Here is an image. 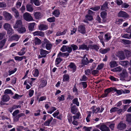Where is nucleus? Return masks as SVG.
<instances>
[{
    "label": "nucleus",
    "instance_id": "obj_1",
    "mask_svg": "<svg viewBox=\"0 0 131 131\" xmlns=\"http://www.w3.org/2000/svg\"><path fill=\"white\" fill-rule=\"evenodd\" d=\"M120 79L122 81L126 80L128 78V73L125 69L123 70L122 72L120 74Z\"/></svg>",
    "mask_w": 131,
    "mask_h": 131
},
{
    "label": "nucleus",
    "instance_id": "obj_2",
    "mask_svg": "<svg viewBox=\"0 0 131 131\" xmlns=\"http://www.w3.org/2000/svg\"><path fill=\"white\" fill-rule=\"evenodd\" d=\"M24 19L27 21H31L33 20V18L30 14L26 12L23 15Z\"/></svg>",
    "mask_w": 131,
    "mask_h": 131
},
{
    "label": "nucleus",
    "instance_id": "obj_3",
    "mask_svg": "<svg viewBox=\"0 0 131 131\" xmlns=\"http://www.w3.org/2000/svg\"><path fill=\"white\" fill-rule=\"evenodd\" d=\"M116 56L121 60H124L125 58L124 52L122 51H119L117 52Z\"/></svg>",
    "mask_w": 131,
    "mask_h": 131
},
{
    "label": "nucleus",
    "instance_id": "obj_4",
    "mask_svg": "<svg viewBox=\"0 0 131 131\" xmlns=\"http://www.w3.org/2000/svg\"><path fill=\"white\" fill-rule=\"evenodd\" d=\"M83 57V59L82 60L81 64L79 66L80 68H82L84 65L88 64L89 62L88 58L85 57V56H84Z\"/></svg>",
    "mask_w": 131,
    "mask_h": 131
},
{
    "label": "nucleus",
    "instance_id": "obj_5",
    "mask_svg": "<svg viewBox=\"0 0 131 131\" xmlns=\"http://www.w3.org/2000/svg\"><path fill=\"white\" fill-rule=\"evenodd\" d=\"M38 29L40 31H44L47 29L48 26L47 25L43 24H40L38 26Z\"/></svg>",
    "mask_w": 131,
    "mask_h": 131
},
{
    "label": "nucleus",
    "instance_id": "obj_6",
    "mask_svg": "<svg viewBox=\"0 0 131 131\" xmlns=\"http://www.w3.org/2000/svg\"><path fill=\"white\" fill-rule=\"evenodd\" d=\"M24 113H21L13 117V121L14 122H16L19 121V118L21 117L25 116Z\"/></svg>",
    "mask_w": 131,
    "mask_h": 131
},
{
    "label": "nucleus",
    "instance_id": "obj_7",
    "mask_svg": "<svg viewBox=\"0 0 131 131\" xmlns=\"http://www.w3.org/2000/svg\"><path fill=\"white\" fill-rule=\"evenodd\" d=\"M126 127V125L122 122H121L117 125V128L120 130H122L125 129Z\"/></svg>",
    "mask_w": 131,
    "mask_h": 131
},
{
    "label": "nucleus",
    "instance_id": "obj_8",
    "mask_svg": "<svg viewBox=\"0 0 131 131\" xmlns=\"http://www.w3.org/2000/svg\"><path fill=\"white\" fill-rule=\"evenodd\" d=\"M88 14H86L85 16V19H84L83 21L86 23L88 24L89 23L88 21H90V9H89L88 12Z\"/></svg>",
    "mask_w": 131,
    "mask_h": 131
},
{
    "label": "nucleus",
    "instance_id": "obj_9",
    "mask_svg": "<svg viewBox=\"0 0 131 131\" xmlns=\"http://www.w3.org/2000/svg\"><path fill=\"white\" fill-rule=\"evenodd\" d=\"M23 26L22 21L20 20H17L15 25L13 26L14 29L18 28Z\"/></svg>",
    "mask_w": 131,
    "mask_h": 131
},
{
    "label": "nucleus",
    "instance_id": "obj_10",
    "mask_svg": "<svg viewBox=\"0 0 131 131\" xmlns=\"http://www.w3.org/2000/svg\"><path fill=\"white\" fill-rule=\"evenodd\" d=\"M78 31L82 34H85L86 32L85 26L84 25H80L78 27Z\"/></svg>",
    "mask_w": 131,
    "mask_h": 131
},
{
    "label": "nucleus",
    "instance_id": "obj_11",
    "mask_svg": "<svg viewBox=\"0 0 131 131\" xmlns=\"http://www.w3.org/2000/svg\"><path fill=\"white\" fill-rule=\"evenodd\" d=\"M68 67L71 69L73 72H75L76 71L77 67L74 63L70 62L68 65Z\"/></svg>",
    "mask_w": 131,
    "mask_h": 131
},
{
    "label": "nucleus",
    "instance_id": "obj_12",
    "mask_svg": "<svg viewBox=\"0 0 131 131\" xmlns=\"http://www.w3.org/2000/svg\"><path fill=\"white\" fill-rule=\"evenodd\" d=\"M118 16L119 17L127 18L129 17V15L126 12L121 11L118 13Z\"/></svg>",
    "mask_w": 131,
    "mask_h": 131
},
{
    "label": "nucleus",
    "instance_id": "obj_13",
    "mask_svg": "<svg viewBox=\"0 0 131 131\" xmlns=\"http://www.w3.org/2000/svg\"><path fill=\"white\" fill-rule=\"evenodd\" d=\"M90 45H89L88 47L87 45H85L84 44H83L82 45H79V48L78 50H88L89 49V46Z\"/></svg>",
    "mask_w": 131,
    "mask_h": 131
},
{
    "label": "nucleus",
    "instance_id": "obj_14",
    "mask_svg": "<svg viewBox=\"0 0 131 131\" xmlns=\"http://www.w3.org/2000/svg\"><path fill=\"white\" fill-rule=\"evenodd\" d=\"M20 38V37L19 35L16 34H15L14 35L11 36L10 38V41H17Z\"/></svg>",
    "mask_w": 131,
    "mask_h": 131
},
{
    "label": "nucleus",
    "instance_id": "obj_15",
    "mask_svg": "<svg viewBox=\"0 0 131 131\" xmlns=\"http://www.w3.org/2000/svg\"><path fill=\"white\" fill-rule=\"evenodd\" d=\"M34 36H39L42 37H43L45 35L44 32L41 31H37L33 33Z\"/></svg>",
    "mask_w": 131,
    "mask_h": 131
},
{
    "label": "nucleus",
    "instance_id": "obj_16",
    "mask_svg": "<svg viewBox=\"0 0 131 131\" xmlns=\"http://www.w3.org/2000/svg\"><path fill=\"white\" fill-rule=\"evenodd\" d=\"M17 31L20 34H23L26 31V28L23 26L17 28Z\"/></svg>",
    "mask_w": 131,
    "mask_h": 131
},
{
    "label": "nucleus",
    "instance_id": "obj_17",
    "mask_svg": "<svg viewBox=\"0 0 131 131\" xmlns=\"http://www.w3.org/2000/svg\"><path fill=\"white\" fill-rule=\"evenodd\" d=\"M10 97L7 94L3 95L1 99L2 101L4 102H6L9 101Z\"/></svg>",
    "mask_w": 131,
    "mask_h": 131
},
{
    "label": "nucleus",
    "instance_id": "obj_18",
    "mask_svg": "<svg viewBox=\"0 0 131 131\" xmlns=\"http://www.w3.org/2000/svg\"><path fill=\"white\" fill-rule=\"evenodd\" d=\"M100 129L102 131H110L109 128L105 125H102Z\"/></svg>",
    "mask_w": 131,
    "mask_h": 131
},
{
    "label": "nucleus",
    "instance_id": "obj_19",
    "mask_svg": "<svg viewBox=\"0 0 131 131\" xmlns=\"http://www.w3.org/2000/svg\"><path fill=\"white\" fill-rule=\"evenodd\" d=\"M53 119V117H51L49 119H48L44 122L43 123L44 125L46 126H50V124Z\"/></svg>",
    "mask_w": 131,
    "mask_h": 131
},
{
    "label": "nucleus",
    "instance_id": "obj_20",
    "mask_svg": "<svg viewBox=\"0 0 131 131\" xmlns=\"http://www.w3.org/2000/svg\"><path fill=\"white\" fill-rule=\"evenodd\" d=\"M60 13L58 9H56L52 12V14L56 17H59Z\"/></svg>",
    "mask_w": 131,
    "mask_h": 131
},
{
    "label": "nucleus",
    "instance_id": "obj_21",
    "mask_svg": "<svg viewBox=\"0 0 131 131\" xmlns=\"http://www.w3.org/2000/svg\"><path fill=\"white\" fill-rule=\"evenodd\" d=\"M40 55L42 56H45L46 57V55L49 53L48 51L44 50L42 49H40Z\"/></svg>",
    "mask_w": 131,
    "mask_h": 131
},
{
    "label": "nucleus",
    "instance_id": "obj_22",
    "mask_svg": "<svg viewBox=\"0 0 131 131\" xmlns=\"http://www.w3.org/2000/svg\"><path fill=\"white\" fill-rule=\"evenodd\" d=\"M69 55V54L68 52L63 53L60 52L58 54L57 57H67Z\"/></svg>",
    "mask_w": 131,
    "mask_h": 131
},
{
    "label": "nucleus",
    "instance_id": "obj_23",
    "mask_svg": "<svg viewBox=\"0 0 131 131\" xmlns=\"http://www.w3.org/2000/svg\"><path fill=\"white\" fill-rule=\"evenodd\" d=\"M110 50V49L109 48H107L105 49H101L99 50V51L100 53L102 54H105Z\"/></svg>",
    "mask_w": 131,
    "mask_h": 131
},
{
    "label": "nucleus",
    "instance_id": "obj_24",
    "mask_svg": "<svg viewBox=\"0 0 131 131\" xmlns=\"http://www.w3.org/2000/svg\"><path fill=\"white\" fill-rule=\"evenodd\" d=\"M12 10L15 14L14 16L15 18L18 17L19 16V14L18 11L14 7L12 8Z\"/></svg>",
    "mask_w": 131,
    "mask_h": 131
},
{
    "label": "nucleus",
    "instance_id": "obj_25",
    "mask_svg": "<svg viewBox=\"0 0 131 131\" xmlns=\"http://www.w3.org/2000/svg\"><path fill=\"white\" fill-rule=\"evenodd\" d=\"M70 76L68 74H65L63 76V80L64 81L69 82Z\"/></svg>",
    "mask_w": 131,
    "mask_h": 131
},
{
    "label": "nucleus",
    "instance_id": "obj_26",
    "mask_svg": "<svg viewBox=\"0 0 131 131\" xmlns=\"http://www.w3.org/2000/svg\"><path fill=\"white\" fill-rule=\"evenodd\" d=\"M47 83V80H43L41 81L39 86H40V88H43L46 85Z\"/></svg>",
    "mask_w": 131,
    "mask_h": 131
},
{
    "label": "nucleus",
    "instance_id": "obj_27",
    "mask_svg": "<svg viewBox=\"0 0 131 131\" xmlns=\"http://www.w3.org/2000/svg\"><path fill=\"white\" fill-rule=\"evenodd\" d=\"M34 16L36 19H38L41 17V13L39 12H34Z\"/></svg>",
    "mask_w": 131,
    "mask_h": 131
},
{
    "label": "nucleus",
    "instance_id": "obj_28",
    "mask_svg": "<svg viewBox=\"0 0 131 131\" xmlns=\"http://www.w3.org/2000/svg\"><path fill=\"white\" fill-rule=\"evenodd\" d=\"M26 9L27 11L32 12L33 10L32 6L30 4H27L26 6Z\"/></svg>",
    "mask_w": 131,
    "mask_h": 131
},
{
    "label": "nucleus",
    "instance_id": "obj_29",
    "mask_svg": "<svg viewBox=\"0 0 131 131\" xmlns=\"http://www.w3.org/2000/svg\"><path fill=\"white\" fill-rule=\"evenodd\" d=\"M77 112V108L76 106L74 105L71 107V112L73 114H75Z\"/></svg>",
    "mask_w": 131,
    "mask_h": 131
},
{
    "label": "nucleus",
    "instance_id": "obj_30",
    "mask_svg": "<svg viewBox=\"0 0 131 131\" xmlns=\"http://www.w3.org/2000/svg\"><path fill=\"white\" fill-rule=\"evenodd\" d=\"M91 109H92V112L94 113H96L100 110V108L99 107H96L95 106L92 107Z\"/></svg>",
    "mask_w": 131,
    "mask_h": 131
},
{
    "label": "nucleus",
    "instance_id": "obj_31",
    "mask_svg": "<svg viewBox=\"0 0 131 131\" xmlns=\"http://www.w3.org/2000/svg\"><path fill=\"white\" fill-rule=\"evenodd\" d=\"M35 24V23H33L29 24L28 27L29 30L32 31L34 29Z\"/></svg>",
    "mask_w": 131,
    "mask_h": 131
},
{
    "label": "nucleus",
    "instance_id": "obj_32",
    "mask_svg": "<svg viewBox=\"0 0 131 131\" xmlns=\"http://www.w3.org/2000/svg\"><path fill=\"white\" fill-rule=\"evenodd\" d=\"M110 65L111 68H114L117 66L118 64L115 61H111L110 63Z\"/></svg>",
    "mask_w": 131,
    "mask_h": 131
},
{
    "label": "nucleus",
    "instance_id": "obj_33",
    "mask_svg": "<svg viewBox=\"0 0 131 131\" xmlns=\"http://www.w3.org/2000/svg\"><path fill=\"white\" fill-rule=\"evenodd\" d=\"M41 43V40L37 37H35L34 39V43L35 45H39Z\"/></svg>",
    "mask_w": 131,
    "mask_h": 131
},
{
    "label": "nucleus",
    "instance_id": "obj_34",
    "mask_svg": "<svg viewBox=\"0 0 131 131\" xmlns=\"http://www.w3.org/2000/svg\"><path fill=\"white\" fill-rule=\"evenodd\" d=\"M124 52L126 57L129 58L131 56V52L130 51L127 49H125Z\"/></svg>",
    "mask_w": 131,
    "mask_h": 131
},
{
    "label": "nucleus",
    "instance_id": "obj_35",
    "mask_svg": "<svg viewBox=\"0 0 131 131\" xmlns=\"http://www.w3.org/2000/svg\"><path fill=\"white\" fill-rule=\"evenodd\" d=\"M129 62L127 60L121 61L119 62L120 64L124 67L126 66L129 64Z\"/></svg>",
    "mask_w": 131,
    "mask_h": 131
},
{
    "label": "nucleus",
    "instance_id": "obj_36",
    "mask_svg": "<svg viewBox=\"0 0 131 131\" xmlns=\"http://www.w3.org/2000/svg\"><path fill=\"white\" fill-rule=\"evenodd\" d=\"M5 17L7 19L10 20L12 18V16L11 14L7 12H5Z\"/></svg>",
    "mask_w": 131,
    "mask_h": 131
},
{
    "label": "nucleus",
    "instance_id": "obj_37",
    "mask_svg": "<svg viewBox=\"0 0 131 131\" xmlns=\"http://www.w3.org/2000/svg\"><path fill=\"white\" fill-rule=\"evenodd\" d=\"M63 60V59L60 57H57L55 60V64L56 65H58Z\"/></svg>",
    "mask_w": 131,
    "mask_h": 131
},
{
    "label": "nucleus",
    "instance_id": "obj_38",
    "mask_svg": "<svg viewBox=\"0 0 131 131\" xmlns=\"http://www.w3.org/2000/svg\"><path fill=\"white\" fill-rule=\"evenodd\" d=\"M72 103L73 104L79 106V103L78 101V99L77 98L75 97L74 99L72 101Z\"/></svg>",
    "mask_w": 131,
    "mask_h": 131
},
{
    "label": "nucleus",
    "instance_id": "obj_39",
    "mask_svg": "<svg viewBox=\"0 0 131 131\" xmlns=\"http://www.w3.org/2000/svg\"><path fill=\"white\" fill-rule=\"evenodd\" d=\"M107 5V3L106 2H105L104 4L101 6V9L105 10L107 9L108 8Z\"/></svg>",
    "mask_w": 131,
    "mask_h": 131
},
{
    "label": "nucleus",
    "instance_id": "obj_40",
    "mask_svg": "<svg viewBox=\"0 0 131 131\" xmlns=\"http://www.w3.org/2000/svg\"><path fill=\"white\" fill-rule=\"evenodd\" d=\"M23 95H20L18 94L15 93L14 95L13 96V98L14 99H19L21 97H22Z\"/></svg>",
    "mask_w": 131,
    "mask_h": 131
},
{
    "label": "nucleus",
    "instance_id": "obj_41",
    "mask_svg": "<svg viewBox=\"0 0 131 131\" xmlns=\"http://www.w3.org/2000/svg\"><path fill=\"white\" fill-rule=\"evenodd\" d=\"M122 70V69L120 67H118L111 70L113 72H120Z\"/></svg>",
    "mask_w": 131,
    "mask_h": 131
},
{
    "label": "nucleus",
    "instance_id": "obj_42",
    "mask_svg": "<svg viewBox=\"0 0 131 131\" xmlns=\"http://www.w3.org/2000/svg\"><path fill=\"white\" fill-rule=\"evenodd\" d=\"M126 121L129 123H131V114H129L126 115Z\"/></svg>",
    "mask_w": 131,
    "mask_h": 131
},
{
    "label": "nucleus",
    "instance_id": "obj_43",
    "mask_svg": "<svg viewBox=\"0 0 131 131\" xmlns=\"http://www.w3.org/2000/svg\"><path fill=\"white\" fill-rule=\"evenodd\" d=\"M6 39H4L0 42V49H2L6 43Z\"/></svg>",
    "mask_w": 131,
    "mask_h": 131
},
{
    "label": "nucleus",
    "instance_id": "obj_44",
    "mask_svg": "<svg viewBox=\"0 0 131 131\" xmlns=\"http://www.w3.org/2000/svg\"><path fill=\"white\" fill-rule=\"evenodd\" d=\"M17 108L18 107L17 106V105H14L12 107L9 108L8 110L10 113H11L14 110Z\"/></svg>",
    "mask_w": 131,
    "mask_h": 131
},
{
    "label": "nucleus",
    "instance_id": "obj_45",
    "mask_svg": "<svg viewBox=\"0 0 131 131\" xmlns=\"http://www.w3.org/2000/svg\"><path fill=\"white\" fill-rule=\"evenodd\" d=\"M57 99L59 102L64 101L65 100L64 95H61V96H59Z\"/></svg>",
    "mask_w": 131,
    "mask_h": 131
},
{
    "label": "nucleus",
    "instance_id": "obj_46",
    "mask_svg": "<svg viewBox=\"0 0 131 131\" xmlns=\"http://www.w3.org/2000/svg\"><path fill=\"white\" fill-rule=\"evenodd\" d=\"M3 27L6 30H7L9 28L11 27L10 24L7 23L5 24L4 25Z\"/></svg>",
    "mask_w": 131,
    "mask_h": 131
},
{
    "label": "nucleus",
    "instance_id": "obj_47",
    "mask_svg": "<svg viewBox=\"0 0 131 131\" xmlns=\"http://www.w3.org/2000/svg\"><path fill=\"white\" fill-rule=\"evenodd\" d=\"M122 42L124 44H130L131 42L129 40L123 39L122 40Z\"/></svg>",
    "mask_w": 131,
    "mask_h": 131
},
{
    "label": "nucleus",
    "instance_id": "obj_48",
    "mask_svg": "<svg viewBox=\"0 0 131 131\" xmlns=\"http://www.w3.org/2000/svg\"><path fill=\"white\" fill-rule=\"evenodd\" d=\"M34 4L36 6H39L40 5V1L39 0H31Z\"/></svg>",
    "mask_w": 131,
    "mask_h": 131
},
{
    "label": "nucleus",
    "instance_id": "obj_49",
    "mask_svg": "<svg viewBox=\"0 0 131 131\" xmlns=\"http://www.w3.org/2000/svg\"><path fill=\"white\" fill-rule=\"evenodd\" d=\"M39 71L38 69H36L34 70L33 75L34 77H37L38 76L39 74Z\"/></svg>",
    "mask_w": 131,
    "mask_h": 131
},
{
    "label": "nucleus",
    "instance_id": "obj_50",
    "mask_svg": "<svg viewBox=\"0 0 131 131\" xmlns=\"http://www.w3.org/2000/svg\"><path fill=\"white\" fill-rule=\"evenodd\" d=\"M107 13L105 11H103L101 13V16L102 18H106Z\"/></svg>",
    "mask_w": 131,
    "mask_h": 131
},
{
    "label": "nucleus",
    "instance_id": "obj_51",
    "mask_svg": "<svg viewBox=\"0 0 131 131\" xmlns=\"http://www.w3.org/2000/svg\"><path fill=\"white\" fill-rule=\"evenodd\" d=\"M67 47L68 46L66 45H63L61 48L60 50L62 52L66 51Z\"/></svg>",
    "mask_w": 131,
    "mask_h": 131
},
{
    "label": "nucleus",
    "instance_id": "obj_52",
    "mask_svg": "<svg viewBox=\"0 0 131 131\" xmlns=\"http://www.w3.org/2000/svg\"><path fill=\"white\" fill-rule=\"evenodd\" d=\"M17 70V68H14L13 70L11 71L10 70H9L8 71V75L10 76L14 73Z\"/></svg>",
    "mask_w": 131,
    "mask_h": 131
},
{
    "label": "nucleus",
    "instance_id": "obj_53",
    "mask_svg": "<svg viewBox=\"0 0 131 131\" xmlns=\"http://www.w3.org/2000/svg\"><path fill=\"white\" fill-rule=\"evenodd\" d=\"M7 30V34H8L11 35L14 32L13 30L12 27Z\"/></svg>",
    "mask_w": 131,
    "mask_h": 131
},
{
    "label": "nucleus",
    "instance_id": "obj_54",
    "mask_svg": "<svg viewBox=\"0 0 131 131\" xmlns=\"http://www.w3.org/2000/svg\"><path fill=\"white\" fill-rule=\"evenodd\" d=\"M70 46L73 51L76 50L78 49V47L76 45L74 44H72Z\"/></svg>",
    "mask_w": 131,
    "mask_h": 131
},
{
    "label": "nucleus",
    "instance_id": "obj_55",
    "mask_svg": "<svg viewBox=\"0 0 131 131\" xmlns=\"http://www.w3.org/2000/svg\"><path fill=\"white\" fill-rule=\"evenodd\" d=\"M91 49H94L96 51H98V50L99 49V48L98 46L96 45H91Z\"/></svg>",
    "mask_w": 131,
    "mask_h": 131
},
{
    "label": "nucleus",
    "instance_id": "obj_56",
    "mask_svg": "<svg viewBox=\"0 0 131 131\" xmlns=\"http://www.w3.org/2000/svg\"><path fill=\"white\" fill-rule=\"evenodd\" d=\"M55 18L53 17H50L47 19V20L49 22L51 23L55 21Z\"/></svg>",
    "mask_w": 131,
    "mask_h": 131
},
{
    "label": "nucleus",
    "instance_id": "obj_57",
    "mask_svg": "<svg viewBox=\"0 0 131 131\" xmlns=\"http://www.w3.org/2000/svg\"><path fill=\"white\" fill-rule=\"evenodd\" d=\"M4 93L7 94H11L12 95H13V93L12 92V90L9 89H6L5 90Z\"/></svg>",
    "mask_w": 131,
    "mask_h": 131
},
{
    "label": "nucleus",
    "instance_id": "obj_58",
    "mask_svg": "<svg viewBox=\"0 0 131 131\" xmlns=\"http://www.w3.org/2000/svg\"><path fill=\"white\" fill-rule=\"evenodd\" d=\"M52 45L51 43H47L46 45V47L47 50H49L51 48Z\"/></svg>",
    "mask_w": 131,
    "mask_h": 131
},
{
    "label": "nucleus",
    "instance_id": "obj_59",
    "mask_svg": "<svg viewBox=\"0 0 131 131\" xmlns=\"http://www.w3.org/2000/svg\"><path fill=\"white\" fill-rule=\"evenodd\" d=\"M88 78L85 75H83L80 78V80L81 81H86L88 80Z\"/></svg>",
    "mask_w": 131,
    "mask_h": 131
},
{
    "label": "nucleus",
    "instance_id": "obj_60",
    "mask_svg": "<svg viewBox=\"0 0 131 131\" xmlns=\"http://www.w3.org/2000/svg\"><path fill=\"white\" fill-rule=\"evenodd\" d=\"M80 84H82L84 89L85 88L87 87V85L86 82H81L80 83Z\"/></svg>",
    "mask_w": 131,
    "mask_h": 131
},
{
    "label": "nucleus",
    "instance_id": "obj_61",
    "mask_svg": "<svg viewBox=\"0 0 131 131\" xmlns=\"http://www.w3.org/2000/svg\"><path fill=\"white\" fill-rule=\"evenodd\" d=\"M15 60L16 61H20L22 60L21 57L16 56L14 57Z\"/></svg>",
    "mask_w": 131,
    "mask_h": 131
},
{
    "label": "nucleus",
    "instance_id": "obj_62",
    "mask_svg": "<svg viewBox=\"0 0 131 131\" xmlns=\"http://www.w3.org/2000/svg\"><path fill=\"white\" fill-rule=\"evenodd\" d=\"M118 108L116 107H113L110 110V112L112 113L113 112L117 111V110H118Z\"/></svg>",
    "mask_w": 131,
    "mask_h": 131
},
{
    "label": "nucleus",
    "instance_id": "obj_63",
    "mask_svg": "<svg viewBox=\"0 0 131 131\" xmlns=\"http://www.w3.org/2000/svg\"><path fill=\"white\" fill-rule=\"evenodd\" d=\"M19 112V111L18 110H17L15 111L12 113V115L13 116L17 115Z\"/></svg>",
    "mask_w": 131,
    "mask_h": 131
},
{
    "label": "nucleus",
    "instance_id": "obj_64",
    "mask_svg": "<svg viewBox=\"0 0 131 131\" xmlns=\"http://www.w3.org/2000/svg\"><path fill=\"white\" fill-rule=\"evenodd\" d=\"M59 112L58 110H57L56 111L52 114L53 116L54 117H57L59 114Z\"/></svg>",
    "mask_w": 131,
    "mask_h": 131
}]
</instances>
